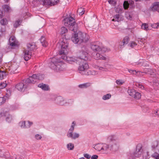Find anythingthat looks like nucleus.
Listing matches in <instances>:
<instances>
[{"instance_id":"1","label":"nucleus","mask_w":159,"mask_h":159,"mask_svg":"<svg viewBox=\"0 0 159 159\" xmlns=\"http://www.w3.org/2000/svg\"><path fill=\"white\" fill-rule=\"evenodd\" d=\"M87 61L84 60L78 61L79 65L78 68L79 72L83 75H93V72H91V71L88 70L89 66Z\"/></svg>"},{"instance_id":"2","label":"nucleus","mask_w":159,"mask_h":159,"mask_svg":"<svg viewBox=\"0 0 159 159\" xmlns=\"http://www.w3.org/2000/svg\"><path fill=\"white\" fill-rule=\"evenodd\" d=\"M89 39V36L87 34L83 33L81 32H79L72 37V41L75 43H77L78 42H86Z\"/></svg>"},{"instance_id":"3","label":"nucleus","mask_w":159,"mask_h":159,"mask_svg":"<svg viewBox=\"0 0 159 159\" xmlns=\"http://www.w3.org/2000/svg\"><path fill=\"white\" fill-rule=\"evenodd\" d=\"M52 61V68L57 71L63 70L65 68V65L61 61L56 59V58H53Z\"/></svg>"},{"instance_id":"4","label":"nucleus","mask_w":159,"mask_h":159,"mask_svg":"<svg viewBox=\"0 0 159 159\" xmlns=\"http://www.w3.org/2000/svg\"><path fill=\"white\" fill-rule=\"evenodd\" d=\"M64 25L68 27L69 29L74 32L76 31L78 29L77 24L75 23V20L71 16L64 20Z\"/></svg>"},{"instance_id":"5","label":"nucleus","mask_w":159,"mask_h":159,"mask_svg":"<svg viewBox=\"0 0 159 159\" xmlns=\"http://www.w3.org/2000/svg\"><path fill=\"white\" fill-rule=\"evenodd\" d=\"M35 48V45L34 43H29L27 45V48L24 51V58L25 61H27L31 57V51Z\"/></svg>"},{"instance_id":"6","label":"nucleus","mask_w":159,"mask_h":159,"mask_svg":"<svg viewBox=\"0 0 159 159\" xmlns=\"http://www.w3.org/2000/svg\"><path fill=\"white\" fill-rule=\"evenodd\" d=\"M60 45L61 46V50L59 52V55L64 53H67L69 50L68 48V43L67 40L66 39H63L60 43Z\"/></svg>"},{"instance_id":"7","label":"nucleus","mask_w":159,"mask_h":159,"mask_svg":"<svg viewBox=\"0 0 159 159\" xmlns=\"http://www.w3.org/2000/svg\"><path fill=\"white\" fill-rule=\"evenodd\" d=\"M75 125V123L74 121H73L67 134V136L68 137L71 138L73 139H75L76 138H79V134L76 133L75 132L73 134V131L74 129V126Z\"/></svg>"},{"instance_id":"8","label":"nucleus","mask_w":159,"mask_h":159,"mask_svg":"<svg viewBox=\"0 0 159 159\" xmlns=\"http://www.w3.org/2000/svg\"><path fill=\"white\" fill-rule=\"evenodd\" d=\"M90 48L91 49L95 52H101L102 50L104 49V48H102L98 42L91 43Z\"/></svg>"},{"instance_id":"9","label":"nucleus","mask_w":159,"mask_h":159,"mask_svg":"<svg viewBox=\"0 0 159 159\" xmlns=\"http://www.w3.org/2000/svg\"><path fill=\"white\" fill-rule=\"evenodd\" d=\"M84 50L86 51V48L85 47H83L82 48V51L79 53V56L78 58L79 60H84L87 61L88 60V54L87 52L84 51Z\"/></svg>"},{"instance_id":"10","label":"nucleus","mask_w":159,"mask_h":159,"mask_svg":"<svg viewBox=\"0 0 159 159\" xmlns=\"http://www.w3.org/2000/svg\"><path fill=\"white\" fill-rule=\"evenodd\" d=\"M67 53H64L62 54V55H60L61 58L62 59H63L66 61L69 62H76L78 61V58L76 57H68L66 55Z\"/></svg>"},{"instance_id":"11","label":"nucleus","mask_w":159,"mask_h":159,"mask_svg":"<svg viewBox=\"0 0 159 159\" xmlns=\"http://www.w3.org/2000/svg\"><path fill=\"white\" fill-rule=\"evenodd\" d=\"M28 86L25 80H24L22 82L17 84L16 85V88L19 91L23 92L27 88Z\"/></svg>"},{"instance_id":"12","label":"nucleus","mask_w":159,"mask_h":159,"mask_svg":"<svg viewBox=\"0 0 159 159\" xmlns=\"http://www.w3.org/2000/svg\"><path fill=\"white\" fill-rule=\"evenodd\" d=\"M106 51L104 49L102 50L101 52H96L95 54L93 55L94 58L96 59H104L105 57L102 55L103 52Z\"/></svg>"},{"instance_id":"13","label":"nucleus","mask_w":159,"mask_h":159,"mask_svg":"<svg viewBox=\"0 0 159 159\" xmlns=\"http://www.w3.org/2000/svg\"><path fill=\"white\" fill-rule=\"evenodd\" d=\"M142 148V146L141 144H139L137 146L136 151L134 153L135 157H139V156L142 155V151H141Z\"/></svg>"},{"instance_id":"14","label":"nucleus","mask_w":159,"mask_h":159,"mask_svg":"<svg viewBox=\"0 0 159 159\" xmlns=\"http://www.w3.org/2000/svg\"><path fill=\"white\" fill-rule=\"evenodd\" d=\"M150 10L152 11H158L159 12V2L153 3L150 7Z\"/></svg>"},{"instance_id":"15","label":"nucleus","mask_w":159,"mask_h":159,"mask_svg":"<svg viewBox=\"0 0 159 159\" xmlns=\"http://www.w3.org/2000/svg\"><path fill=\"white\" fill-rule=\"evenodd\" d=\"M129 40V37L128 36L125 37L123 39L122 42L119 44V47L120 48L124 47V45L127 44Z\"/></svg>"},{"instance_id":"16","label":"nucleus","mask_w":159,"mask_h":159,"mask_svg":"<svg viewBox=\"0 0 159 159\" xmlns=\"http://www.w3.org/2000/svg\"><path fill=\"white\" fill-rule=\"evenodd\" d=\"M58 0H57L56 1H52L50 0H44L43 3L44 5H50V6H53L57 3V1Z\"/></svg>"},{"instance_id":"17","label":"nucleus","mask_w":159,"mask_h":159,"mask_svg":"<svg viewBox=\"0 0 159 159\" xmlns=\"http://www.w3.org/2000/svg\"><path fill=\"white\" fill-rule=\"evenodd\" d=\"M28 125H25V121H22L19 123L20 126L22 128H29L32 124L33 123L29 121H28Z\"/></svg>"},{"instance_id":"18","label":"nucleus","mask_w":159,"mask_h":159,"mask_svg":"<svg viewBox=\"0 0 159 159\" xmlns=\"http://www.w3.org/2000/svg\"><path fill=\"white\" fill-rule=\"evenodd\" d=\"M38 87L45 91H48L50 90V88L49 86L43 83L39 84L38 85Z\"/></svg>"},{"instance_id":"19","label":"nucleus","mask_w":159,"mask_h":159,"mask_svg":"<svg viewBox=\"0 0 159 159\" xmlns=\"http://www.w3.org/2000/svg\"><path fill=\"white\" fill-rule=\"evenodd\" d=\"M32 76L36 81L38 80H42L43 78V75H42L34 74H33Z\"/></svg>"},{"instance_id":"20","label":"nucleus","mask_w":159,"mask_h":159,"mask_svg":"<svg viewBox=\"0 0 159 159\" xmlns=\"http://www.w3.org/2000/svg\"><path fill=\"white\" fill-rule=\"evenodd\" d=\"M26 83L28 85L30 83L34 84L36 82V80H34L33 78V77L32 76H31L29 78L27 79L26 80H25Z\"/></svg>"},{"instance_id":"21","label":"nucleus","mask_w":159,"mask_h":159,"mask_svg":"<svg viewBox=\"0 0 159 159\" xmlns=\"http://www.w3.org/2000/svg\"><path fill=\"white\" fill-rule=\"evenodd\" d=\"M9 44L11 48H15L18 47L19 45L18 41H13L9 42Z\"/></svg>"},{"instance_id":"22","label":"nucleus","mask_w":159,"mask_h":159,"mask_svg":"<svg viewBox=\"0 0 159 159\" xmlns=\"http://www.w3.org/2000/svg\"><path fill=\"white\" fill-rule=\"evenodd\" d=\"M18 66L16 65H13L11 67L10 70L12 73H15L17 72V68Z\"/></svg>"},{"instance_id":"23","label":"nucleus","mask_w":159,"mask_h":159,"mask_svg":"<svg viewBox=\"0 0 159 159\" xmlns=\"http://www.w3.org/2000/svg\"><path fill=\"white\" fill-rule=\"evenodd\" d=\"M99 147H100L99 145H96L95 146V148L99 151L102 150H107L109 148L108 145L105 144L103 145V146L101 148V149H98V148Z\"/></svg>"},{"instance_id":"24","label":"nucleus","mask_w":159,"mask_h":159,"mask_svg":"<svg viewBox=\"0 0 159 159\" xmlns=\"http://www.w3.org/2000/svg\"><path fill=\"white\" fill-rule=\"evenodd\" d=\"M40 41L42 45L44 47H46L48 45V43L46 40V39L44 37L42 36L40 39Z\"/></svg>"},{"instance_id":"25","label":"nucleus","mask_w":159,"mask_h":159,"mask_svg":"<svg viewBox=\"0 0 159 159\" xmlns=\"http://www.w3.org/2000/svg\"><path fill=\"white\" fill-rule=\"evenodd\" d=\"M91 85V83H87L82 84L79 85V87L81 89L87 88Z\"/></svg>"},{"instance_id":"26","label":"nucleus","mask_w":159,"mask_h":159,"mask_svg":"<svg viewBox=\"0 0 159 159\" xmlns=\"http://www.w3.org/2000/svg\"><path fill=\"white\" fill-rule=\"evenodd\" d=\"M129 72L133 75H135L137 76H139V75H140V73H142L143 72H141L140 71H137L135 70H128Z\"/></svg>"},{"instance_id":"27","label":"nucleus","mask_w":159,"mask_h":159,"mask_svg":"<svg viewBox=\"0 0 159 159\" xmlns=\"http://www.w3.org/2000/svg\"><path fill=\"white\" fill-rule=\"evenodd\" d=\"M128 92L129 94L132 97H133L134 95L136 93V92L135 90L133 89H129Z\"/></svg>"},{"instance_id":"28","label":"nucleus","mask_w":159,"mask_h":159,"mask_svg":"<svg viewBox=\"0 0 159 159\" xmlns=\"http://www.w3.org/2000/svg\"><path fill=\"white\" fill-rule=\"evenodd\" d=\"M152 148L153 149H156L159 151V144L157 142H154L152 145Z\"/></svg>"},{"instance_id":"29","label":"nucleus","mask_w":159,"mask_h":159,"mask_svg":"<svg viewBox=\"0 0 159 159\" xmlns=\"http://www.w3.org/2000/svg\"><path fill=\"white\" fill-rule=\"evenodd\" d=\"M116 139L115 136L113 135H110L108 137L107 141L109 142H111L115 141Z\"/></svg>"},{"instance_id":"30","label":"nucleus","mask_w":159,"mask_h":159,"mask_svg":"<svg viewBox=\"0 0 159 159\" xmlns=\"http://www.w3.org/2000/svg\"><path fill=\"white\" fill-rule=\"evenodd\" d=\"M134 95L133 97L135 99H139L141 98V94L139 92H136V93Z\"/></svg>"},{"instance_id":"31","label":"nucleus","mask_w":159,"mask_h":159,"mask_svg":"<svg viewBox=\"0 0 159 159\" xmlns=\"http://www.w3.org/2000/svg\"><path fill=\"white\" fill-rule=\"evenodd\" d=\"M2 7L5 11H9L11 10L10 7L8 5H4Z\"/></svg>"},{"instance_id":"32","label":"nucleus","mask_w":159,"mask_h":159,"mask_svg":"<svg viewBox=\"0 0 159 159\" xmlns=\"http://www.w3.org/2000/svg\"><path fill=\"white\" fill-rule=\"evenodd\" d=\"M0 23L2 25H5L7 24L8 21L6 18H3L0 21Z\"/></svg>"},{"instance_id":"33","label":"nucleus","mask_w":159,"mask_h":159,"mask_svg":"<svg viewBox=\"0 0 159 159\" xmlns=\"http://www.w3.org/2000/svg\"><path fill=\"white\" fill-rule=\"evenodd\" d=\"M56 100L58 103L61 105L63 104L62 102L64 101V99L62 97H59L57 98Z\"/></svg>"},{"instance_id":"34","label":"nucleus","mask_w":159,"mask_h":159,"mask_svg":"<svg viewBox=\"0 0 159 159\" xmlns=\"http://www.w3.org/2000/svg\"><path fill=\"white\" fill-rule=\"evenodd\" d=\"M21 21L20 20H18L15 21V22L14 24V27L17 28L20 25V24L21 23Z\"/></svg>"},{"instance_id":"35","label":"nucleus","mask_w":159,"mask_h":159,"mask_svg":"<svg viewBox=\"0 0 159 159\" xmlns=\"http://www.w3.org/2000/svg\"><path fill=\"white\" fill-rule=\"evenodd\" d=\"M77 12L80 15H82L84 14V10L83 8H80L78 10Z\"/></svg>"},{"instance_id":"36","label":"nucleus","mask_w":159,"mask_h":159,"mask_svg":"<svg viewBox=\"0 0 159 159\" xmlns=\"http://www.w3.org/2000/svg\"><path fill=\"white\" fill-rule=\"evenodd\" d=\"M67 147L69 150H72L74 148V145L71 143H70L67 145Z\"/></svg>"},{"instance_id":"37","label":"nucleus","mask_w":159,"mask_h":159,"mask_svg":"<svg viewBox=\"0 0 159 159\" xmlns=\"http://www.w3.org/2000/svg\"><path fill=\"white\" fill-rule=\"evenodd\" d=\"M141 28L143 29L146 30H147L149 29L148 28V25L146 23H144L141 26Z\"/></svg>"},{"instance_id":"38","label":"nucleus","mask_w":159,"mask_h":159,"mask_svg":"<svg viewBox=\"0 0 159 159\" xmlns=\"http://www.w3.org/2000/svg\"><path fill=\"white\" fill-rule=\"evenodd\" d=\"M111 97V94L108 93L106 95H104L102 97V99L103 100H106L109 99Z\"/></svg>"},{"instance_id":"39","label":"nucleus","mask_w":159,"mask_h":159,"mask_svg":"<svg viewBox=\"0 0 159 159\" xmlns=\"http://www.w3.org/2000/svg\"><path fill=\"white\" fill-rule=\"evenodd\" d=\"M68 32L67 29L64 27H62L61 28V34H63Z\"/></svg>"},{"instance_id":"40","label":"nucleus","mask_w":159,"mask_h":159,"mask_svg":"<svg viewBox=\"0 0 159 159\" xmlns=\"http://www.w3.org/2000/svg\"><path fill=\"white\" fill-rule=\"evenodd\" d=\"M125 17L128 19L131 20L132 17L130 14L129 12H127L125 13Z\"/></svg>"},{"instance_id":"41","label":"nucleus","mask_w":159,"mask_h":159,"mask_svg":"<svg viewBox=\"0 0 159 159\" xmlns=\"http://www.w3.org/2000/svg\"><path fill=\"white\" fill-rule=\"evenodd\" d=\"M152 28L154 29H157L159 27V23H154L151 25Z\"/></svg>"},{"instance_id":"42","label":"nucleus","mask_w":159,"mask_h":159,"mask_svg":"<svg viewBox=\"0 0 159 159\" xmlns=\"http://www.w3.org/2000/svg\"><path fill=\"white\" fill-rule=\"evenodd\" d=\"M5 98L4 97H0V105L3 104L5 102Z\"/></svg>"},{"instance_id":"43","label":"nucleus","mask_w":159,"mask_h":159,"mask_svg":"<svg viewBox=\"0 0 159 159\" xmlns=\"http://www.w3.org/2000/svg\"><path fill=\"white\" fill-rule=\"evenodd\" d=\"M129 4L127 1H124L123 4L124 8L125 9H127L129 7Z\"/></svg>"},{"instance_id":"44","label":"nucleus","mask_w":159,"mask_h":159,"mask_svg":"<svg viewBox=\"0 0 159 159\" xmlns=\"http://www.w3.org/2000/svg\"><path fill=\"white\" fill-rule=\"evenodd\" d=\"M152 156L155 159H159V154L157 152L153 153Z\"/></svg>"},{"instance_id":"45","label":"nucleus","mask_w":159,"mask_h":159,"mask_svg":"<svg viewBox=\"0 0 159 159\" xmlns=\"http://www.w3.org/2000/svg\"><path fill=\"white\" fill-rule=\"evenodd\" d=\"M13 41H18L16 39L14 36H11L9 39V42H11Z\"/></svg>"},{"instance_id":"46","label":"nucleus","mask_w":159,"mask_h":159,"mask_svg":"<svg viewBox=\"0 0 159 159\" xmlns=\"http://www.w3.org/2000/svg\"><path fill=\"white\" fill-rule=\"evenodd\" d=\"M120 15L119 14L116 15L114 17L116 21H119L120 20Z\"/></svg>"},{"instance_id":"47","label":"nucleus","mask_w":159,"mask_h":159,"mask_svg":"<svg viewBox=\"0 0 159 159\" xmlns=\"http://www.w3.org/2000/svg\"><path fill=\"white\" fill-rule=\"evenodd\" d=\"M151 71V69H148L147 68H145L144 70V72L143 73L148 74H150V73L148 72L149 71Z\"/></svg>"},{"instance_id":"48","label":"nucleus","mask_w":159,"mask_h":159,"mask_svg":"<svg viewBox=\"0 0 159 159\" xmlns=\"http://www.w3.org/2000/svg\"><path fill=\"white\" fill-rule=\"evenodd\" d=\"M116 82L117 84H118L120 85L124 83V82H123L122 81L119 80H116Z\"/></svg>"},{"instance_id":"49","label":"nucleus","mask_w":159,"mask_h":159,"mask_svg":"<svg viewBox=\"0 0 159 159\" xmlns=\"http://www.w3.org/2000/svg\"><path fill=\"white\" fill-rule=\"evenodd\" d=\"M136 86L139 88L141 89H144V87L140 84H136Z\"/></svg>"},{"instance_id":"50","label":"nucleus","mask_w":159,"mask_h":159,"mask_svg":"<svg viewBox=\"0 0 159 159\" xmlns=\"http://www.w3.org/2000/svg\"><path fill=\"white\" fill-rule=\"evenodd\" d=\"M137 45V44L134 42H132L131 43L130 46L131 48H133L135 46Z\"/></svg>"},{"instance_id":"51","label":"nucleus","mask_w":159,"mask_h":159,"mask_svg":"<svg viewBox=\"0 0 159 159\" xmlns=\"http://www.w3.org/2000/svg\"><path fill=\"white\" fill-rule=\"evenodd\" d=\"M35 137L37 139H41L42 138L41 136L38 134L36 135L35 136Z\"/></svg>"},{"instance_id":"52","label":"nucleus","mask_w":159,"mask_h":159,"mask_svg":"<svg viewBox=\"0 0 159 159\" xmlns=\"http://www.w3.org/2000/svg\"><path fill=\"white\" fill-rule=\"evenodd\" d=\"M116 11L118 13H121L122 11V9L120 8H117L116 10Z\"/></svg>"},{"instance_id":"53","label":"nucleus","mask_w":159,"mask_h":159,"mask_svg":"<svg viewBox=\"0 0 159 159\" xmlns=\"http://www.w3.org/2000/svg\"><path fill=\"white\" fill-rule=\"evenodd\" d=\"M84 156L87 159H89L91 157V156L87 153L84 154Z\"/></svg>"},{"instance_id":"54","label":"nucleus","mask_w":159,"mask_h":159,"mask_svg":"<svg viewBox=\"0 0 159 159\" xmlns=\"http://www.w3.org/2000/svg\"><path fill=\"white\" fill-rule=\"evenodd\" d=\"M95 67L97 68H98L99 70H104V68L102 67H99L98 66H95Z\"/></svg>"},{"instance_id":"55","label":"nucleus","mask_w":159,"mask_h":159,"mask_svg":"<svg viewBox=\"0 0 159 159\" xmlns=\"http://www.w3.org/2000/svg\"><path fill=\"white\" fill-rule=\"evenodd\" d=\"M98 156L97 155H93L91 157L92 159H97L98 158Z\"/></svg>"},{"instance_id":"56","label":"nucleus","mask_w":159,"mask_h":159,"mask_svg":"<svg viewBox=\"0 0 159 159\" xmlns=\"http://www.w3.org/2000/svg\"><path fill=\"white\" fill-rule=\"evenodd\" d=\"M4 15L3 12L0 10V18H2Z\"/></svg>"},{"instance_id":"57","label":"nucleus","mask_w":159,"mask_h":159,"mask_svg":"<svg viewBox=\"0 0 159 159\" xmlns=\"http://www.w3.org/2000/svg\"><path fill=\"white\" fill-rule=\"evenodd\" d=\"M154 114H155L156 115L159 116V110L156 111L154 113Z\"/></svg>"},{"instance_id":"58","label":"nucleus","mask_w":159,"mask_h":159,"mask_svg":"<svg viewBox=\"0 0 159 159\" xmlns=\"http://www.w3.org/2000/svg\"><path fill=\"white\" fill-rule=\"evenodd\" d=\"M129 4L133 6L134 5V2L133 1H130L129 2Z\"/></svg>"},{"instance_id":"59","label":"nucleus","mask_w":159,"mask_h":159,"mask_svg":"<svg viewBox=\"0 0 159 159\" xmlns=\"http://www.w3.org/2000/svg\"><path fill=\"white\" fill-rule=\"evenodd\" d=\"M148 72L150 73V74H150V75H152V73H153V71L151 69V71H149Z\"/></svg>"},{"instance_id":"60","label":"nucleus","mask_w":159,"mask_h":159,"mask_svg":"<svg viewBox=\"0 0 159 159\" xmlns=\"http://www.w3.org/2000/svg\"><path fill=\"white\" fill-rule=\"evenodd\" d=\"M99 145V146H100V147H98V149H101V147H102L101 146V145Z\"/></svg>"},{"instance_id":"61","label":"nucleus","mask_w":159,"mask_h":159,"mask_svg":"<svg viewBox=\"0 0 159 159\" xmlns=\"http://www.w3.org/2000/svg\"><path fill=\"white\" fill-rule=\"evenodd\" d=\"M112 2V1L111 0H109L108 1L109 3L110 4Z\"/></svg>"},{"instance_id":"62","label":"nucleus","mask_w":159,"mask_h":159,"mask_svg":"<svg viewBox=\"0 0 159 159\" xmlns=\"http://www.w3.org/2000/svg\"><path fill=\"white\" fill-rule=\"evenodd\" d=\"M79 159H85L84 157H82L79 158Z\"/></svg>"},{"instance_id":"63","label":"nucleus","mask_w":159,"mask_h":159,"mask_svg":"<svg viewBox=\"0 0 159 159\" xmlns=\"http://www.w3.org/2000/svg\"><path fill=\"white\" fill-rule=\"evenodd\" d=\"M112 21H116L115 20V18L113 19L112 20Z\"/></svg>"},{"instance_id":"64","label":"nucleus","mask_w":159,"mask_h":159,"mask_svg":"<svg viewBox=\"0 0 159 159\" xmlns=\"http://www.w3.org/2000/svg\"><path fill=\"white\" fill-rule=\"evenodd\" d=\"M9 0H4V1H5V2H8V1Z\"/></svg>"}]
</instances>
